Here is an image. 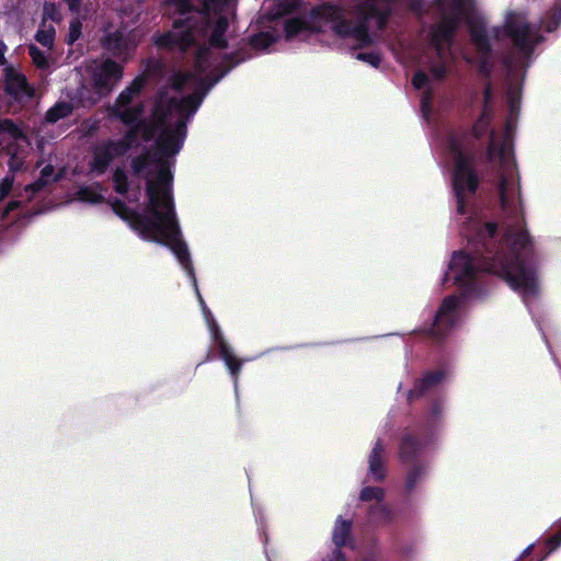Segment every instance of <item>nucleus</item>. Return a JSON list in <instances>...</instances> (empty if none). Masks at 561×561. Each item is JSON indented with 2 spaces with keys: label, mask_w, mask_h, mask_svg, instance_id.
<instances>
[{
  "label": "nucleus",
  "mask_w": 561,
  "mask_h": 561,
  "mask_svg": "<svg viewBox=\"0 0 561 561\" xmlns=\"http://www.w3.org/2000/svg\"><path fill=\"white\" fill-rule=\"evenodd\" d=\"M497 229L496 222H485L468 239L469 252H454L449 270L455 272V284L469 290L478 274L485 272L503 278L524 299L537 296L539 284L528 231L510 228L504 234L507 249H503L495 242Z\"/></svg>",
  "instance_id": "obj_1"
},
{
  "label": "nucleus",
  "mask_w": 561,
  "mask_h": 561,
  "mask_svg": "<svg viewBox=\"0 0 561 561\" xmlns=\"http://www.w3.org/2000/svg\"><path fill=\"white\" fill-rule=\"evenodd\" d=\"M230 0H170L174 7L172 30L154 36V45L160 49L186 53L197 39H208L213 48L225 49V37L229 27L228 18L222 12Z\"/></svg>",
  "instance_id": "obj_2"
},
{
  "label": "nucleus",
  "mask_w": 561,
  "mask_h": 561,
  "mask_svg": "<svg viewBox=\"0 0 561 561\" xmlns=\"http://www.w3.org/2000/svg\"><path fill=\"white\" fill-rule=\"evenodd\" d=\"M332 23V31L342 38H348L355 24L344 15L342 7L333 3H322L311 9L309 19L294 16L284 23L285 39L309 37L312 34L323 33V25Z\"/></svg>",
  "instance_id": "obj_3"
},
{
  "label": "nucleus",
  "mask_w": 561,
  "mask_h": 561,
  "mask_svg": "<svg viewBox=\"0 0 561 561\" xmlns=\"http://www.w3.org/2000/svg\"><path fill=\"white\" fill-rule=\"evenodd\" d=\"M449 150L454 157V171L451 174L453 190L457 202V213L467 214V194L474 195L479 188L480 180L474 168L476 153L465 149L461 141L451 138Z\"/></svg>",
  "instance_id": "obj_4"
},
{
  "label": "nucleus",
  "mask_w": 561,
  "mask_h": 561,
  "mask_svg": "<svg viewBox=\"0 0 561 561\" xmlns=\"http://www.w3.org/2000/svg\"><path fill=\"white\" fill-rule=\"evenodd\" d=\"M153 161L157 162L158 171L156 180L148 179L146 183L148 197L146 211L160 221L172 224L176 213L172 195L173 174L171 164L169 160L162 158Z\"/></svg>",
  "instance_id": "obj_5"
},
{
  "label": "nucleus",
  "mask_w": 561,
  "mask_h": 561,
  "mask_svg": "<svg viewBox=\"0 0 561 561\" xmlns=\"http://www.w3.org/2000/svg\"><path fill=\"white\" fill-rule=\"evenodd\" d=\"M392 0H364L359 12L362 19L352 30L351 37L358 42V47H368L374 44L369 32V20H376L378 31H385L392 14Z\"/></svg>",
  "instance_id": "obj_6"
},
{
  "label": "nucleus",
  "mask_w": 561,
  "mask_h": 561,
  "mask_svg": "<svg viewBox=\"0 0 561 561\" xmlns=\"http://www.w3.org/2000/svg\"><path fill=\"white\" fill-rule=\"evenodd\" d=\"M250 57L251 54L248 51L247 48H240L230 54H226L222 58V70H220L218 75H216L209 82H206V80L201 79L197 91L182 98L180 101H178L174 98H171L170 104L174 105L182 112L195 113L199 105L202 104L203 99L207 91L210 89V87L219 82L232 68H234L242 61H245Z\"/></svg>",
  "instance_id": "obj_7"
},
{
  "label": "nucleus",
  "mask_w": 561,
  "mask_h": 561,
  "mask_svg": "<svg viewBox=\"0 0 561 561\" xmlns=\"http://www.w3.org/2000/svg\"><path fill=\"white\" fill-rule=\"evenodd\" d=\"M153 234L154 237L147 238L146 241H151L169 247L176 256L178 261L180 262L184 271L196 285V277L193 263L191 261V255L187 245L181 238V229L176 215L174 216V222L172 221V224L159 222L158 228Z\"/></svg>",
  "instance_id": "obj_8"
},
{
  "label": "nucleus",
  "mask_w": 561,
  "mask_h": 561,
  "mask_svg": "<svg viewBox=\"0 0 561 561\" xmlns=\"http://www.w3.org/2000/svg\"><path fill=\"white\" fill-rule=\"evenodd\" d=\"M458 305L459 299L456 296H447L436 311L433 322L420 328L419 332L437 341L443 340L455 325Z\"/></svg>",
  "instance_id": "obj_9"
},
{
  "label": "nucleus",
  "mask_w": 561,
  "mask_h": 561,
  "mask_svg": "<svg viewBox=\"0 0 561 561\" xmlns=\"http://www.w3.org/2000/svg\"><path fill=\"white\" fill-rule=\"evenodd\" d=\"M113 211L124 221H126L129 227L136 231L139 237L144 240L150 237H154V232L158 228V224H162L163 221L158 220L154 216H151L146 211V214H140L135 209L129 208L125 202L122 199L115 198L112 203Z\"/></svg>",
  "instance_id": "obj_10"
},
{
  "label": "nucleus",
  "mask_w": 561,
  "mask_h": 561,
  "mask_svg": "<svg viewBox=\"0 0 561 561\" xmlns=\"http://www.w3.org/2000/svg\"><path fill=\"white\" fill-rule=\"evenodd\" d=\"M469 33L478 53V73L489 80L493 73L494 64L492 60L493 49L486 27L483 24H471Z\"/></svg>",
  "instance_id": "obj_11"
},
{
  "label": "nucleus",
  "mask_w": 561,
  "mask_h": 561,
  "mask_svg": "<svg viewBox=\"0 0 561 561\" xmlns=\"http://www.w3.org/2000/svg\"><path fill=\"white\" fill-rule=\"evenodd\" d=\"M504 34L512 39L513 46L517 48L524 57H530L535 50L536 41L531 25L515 16L508 18L504 24Z\"/></svg>",
  "instance_id": "obj_12"
},
{
  "label": "nucleus",
  "mask_w": 561,
  "mask_h": 561,
  "mask_svg": "<svg viewBox=\"0 0 561 561\" xmlns=\"http://www.w3.org/2000/svg\"><path fill=\"white\" fill-rule=\"evenodd\" d=\"M186 137V123L183 119L176 122L174 127H164L156 140V154L158 158L169 159L176 156Z\"/></svg>",
  "instance_id": "obj_13"
},
{
  "label": "nucleus",
  "mask_w": 561,
  "mask_h": 561,
  "mask_svg": "<svg viewBox=\"0 0 561 561\" xmlns=\"http://www.w3.org/2000/svg\"><path fill=\"white\" fill-rule=\"evenodd\" d=\"M123 76L124 67L117 61L107 58L92 73L93 89L99 95L106 96L122 80Z\"/></svg>",
  "instance_id": "obj_14"
},
{
  "label": "nucleus",
  "mask_w": 561,
  "mask_h": 561,
  "mask_svg": "<svg viewBox=\"0 0 561 561\" xmlns=\"http://www.w3.org/2000/svg\"><path fill=\"white\" fill-rule=\"evenodd\" d=\"M427 445L426 437L415 430H405L399 442V459L402 463L421 462L419 457Z\"/></svg>",
  "instance_id": "obj_15"
},
{
  "label": "nucleus",
  "mask_w": 561,
  "mask_h": 561,
  "mask_svg": "<svg viewBox=\"0 0 561 561\" xmlns=\"http://www.w3.org/2000/svg\"><path fill=\"white\" fill-rule=\"evenodd\" d=\"M460 26L456 21L449 19H440L431 30V44L442 56L445 45H450L454 42L456 33Z\"/></svg>",
  "instance_id": "obj_16"
},
{
  "label": "nucleus",
  "mask_w": 561,
  "mask_h": 561,
  "mask_svg": "<svg viewBox=\"0 0 561 561\" xmlns=\"http://www.w3.org/2000/svg\"><path fill=\"white\" fill-rule=\"evenodd\" d=\"M472 4L473 0H435L439 18L454 20L459 26L469 15Z\"/></svg>",
  "instance_id": "obj_17"
},
{
  "label": "nucleus",
  "mask_w": 561,
  "mask_h": 561,
  "mask_svg": "<svg viewBox=\"0 0 561 561\" xmlns=\"http://www.w3.org/2000/svg\"><path fill=\"white\" fill-rule=\"evenodd\" d=\"M112 142H114V140L108 139L104 141L102 145L96 146L93 150L92 161L90 165L91 170L96 175L104 174L115 158L124 156V153H117L118 149L116 150V147L111 145Z\"/></svg>",
  "instance_id": "obj_18"
},
{
  "label": "nucleus",
  "mask_w": 561,
  "mask_h": 561,
  "mask_svg": "<svg viewBox=\"0 0 561 561\" xmlns=\"http://www.w3.org/2000/svg\"><path fill=\"white\" fill-rule=\"evenodd\" d=\"M387 450L383 442L378 438L368 455V473L376 482H382L387 478Z\"/></svg>",
  "instance_id": "obj_19"
},
{
  "label": "nucleus",
  "mask_w": 561,
  "mask_h": 561,
  "mask_svg": "<svg viewBox=\"0 0 561 561\" xmlns=\"http://www.w3.org/2000/svg\"><path fill=\"white\" fill-rule=\"evenodd\" d=\"M101 45L106 51L116 58H126L130 54L131 49L128 38L119 30L106 33L101 38Z\"/></svg>",
  "instance_id": "obj_20"
},
{
  "label": "nucleus",
  "mask_w": 561,
  "mask_h": 561,
  "mask_svg": "<svg viewBox=\"0 0 561 561\" xmlns=\"http://www.w3.org/2000/svg\"><path fill=\"white\" fill-rule=\"evenodd\" d=\"M445 378L443 370L427 371L423 378L415 380L412 389L409 390L407 400L412 403L422 398L427 391L438 386Z\"/></svg>",
  "instance_id": "obj_21"
},
{
  "label": "nucleus",
  "mask_w": 561,
  "mask_h": 561,
  "mask_svg": "<svg viewBox=\"0 0 561 561\" xmlns=\"http://www.w3.org/2000/svg\"><path fill=\"white\" fill-rule=\"evenodd\" d=\"M445 378L443 370L427 371L423 378L415 380L412 389L409 390L407 400L412 403L422 398L427 391L438 386Z\"/></svg>",
  "instance_id": "obj_22"
},
{
  "label": "nucleus",
  "mask_w": 561,
  "mask_h": 561,
  "mask_svg": "<svg viewBox=\"0 0 561 561\" xmlns=\"http://www.w3.org/2000/svg\"><path fill=\"white\" fill-rule=\"evenodd\" d=\"M4 92L15 102H22L23 99H31L34 95V91L28 85L26 77L22 73L8 76L4 84Z\"/></svg>",
  "instance_id": "obj_23"
},
{
  "label": "nucleus",
  "mask_w": 561,
  "mask_h": 561,
  "mask_svg": "<svg viewBox=\"0 0 561 561\" xmlns=\"http://www.w3.org/2000/svg\"><path fill=\"white\" fill-rule=\"evenodd\" d=\"M144 113L145 105L141 102L134 106L111 108V115L119 119L125 126L138 125L139 122L144 118Z\"/></svg>",
  "instance_id": "obj_24"
},
{
  "label": "nucleus",
  "mask_w": 561,
  "mask_h": 561,
  "mask_svg": "<svg viewBox=\"0 0 561 561\" xmlns=\"http://www.w3.org/2000/svg\"><path fill=\"white\" fill-rule=\"evenodd\" d=\"M513 185V170L511 168H506V171L501 174L497 191L500 197V206L504 211L512 210V203L510 196V190Z\"/></svg>",
  "instance_id": "obj_25"
},
{
  "label": "nucleus",
  "mask_w": 561,
  "mask_h": 561,
  "mask_svg": "<svg viewBox=\"0 0 561 561\" xmlns=\"http://www.w3.org/2000/svg\"><path fill=\"white\" fill-rule=\"evenodd\" d=\"M332 540L335 547L339 548H343L352 542V522L340 516L334 525Z\"/></svg>",
  "instance_id": "obj_26"
},
{
  "label": "nucleus",
  "mask_w": 561,
  "mask_h": 561,
  "mask_svg": "<svg viewBox=\"0 0 561 561\" xmlns=\"http://www.w3.org/2000/svg\"><path fill=\"white\" fill-rule=\"evenodd\" d=\"M490 141L486 146L485 158L486 161L492 163L496 158L504 164L506 162L507 153H508V145L506 139H504L500 145H496L494 140V131L491 130Z\"/></svg>",
  "instance_id": "obj_27"
},
{
  "label": "nucleus",
  "mask_w": 561,
  "mask_h": 561,
  "mask_svg": "<svg viewBox=\"0 0 561 561\" xmlns=\"http://www.w3.org/2000/svg\"><path fill=\"white\" fill-rule=\"evenodd\" d=\"M139 136L140 130L138 125L128 126L123 138L114 140L111 145L116 147V150L118 149L117 153H124L125 156L131 147L137 144Z\"/></svg>",
  "instance_id": "obj_28"
},
{
  "label": "nucleus",
  "mask_w": 561,
  "mask_h": 561,
  "mask_svg": "<svg viewBox=\"0 0 561 561\" xmlns=\"http://www.w3.org/2000/svg\"><path fill=\"white\" fill-rule=\"evenodd\" d=\"M219 355L221 359L225 362L230 375L234 379V382H237L239 375L241 373L243 362L233 354L229 345L226 347H221V350H219Z\"/></svg>",
  "instance_id": "obj_29"
},
{
  "label": "nucleus",
  "mask_w": 561,
  "mask_h": 561,
  "mask_svg": "<svg viewBox=\"0 0 561 561\" xmlns=\"http://www.w3.org/2000/svg\"><path fill=\"white\" fill-rule=\"evenodd\" d=\"M199 300H201V304L203 305V310H204V313H205V317H206V320H207V323L209 327L211 339H213L216 347L219 351V350H221V347H226L229 344L225 340V336H224L219 325L217 324L215 318L213 317L211 312L205 307V304L201 296H199Z\"/></svg>",
  "instance_id": "obj_30"
},
{
  "label": "nucleus",
  "mask_w": 561,
  "mask_h": 561,
  "mask_svg": "<svg viewBox=\"0 0 561 561\" xmlns=\"http://www.w3.org/2000/svg\"><path fill=\"white\" fill-rule=\"evenodd\" d=\"M73 112V106L69 102H57L51 106L45 114V122L48 124H55L59 119L70 116Z\"/></svg>",
  "instance_id": "obj_31"
},
{
  "label": "nucleus",
  "mask_w": 561,
  "mask_h": 561,
  "mask_svg": "<svg viewBox=\"0 0 561 561\" xmlns=\"http://www.w3.org/2000/svg\"><path fill=\"white\" fill-rule=\"evenodd\" d=\"M411 465L412 467L407 473L404 484L407 493H411L426 474V466L424 462H415Z\"/></svg>",
  "instance_id": "obj_32"
},
{
  "label": "nucleus",
  "mask_w": 561,
  "mask_h": 561,
  "mask_svg": "<svg viewBox=\"0 0 561 561\" xmlns=\"http://www.w3.org/2000/svg\"><path fill=\"white\" fill-rule=\"evenodd\" d=\"M154 159H158V156L156 153L151 154L148 150L133 158L130 162L133 174L140 176L148 167L157 164L153 161Z\"/></svg>",
  "instance_id": "obj_33"
},
{
  "label": "nucleus",
  "mask_w": 561,
  "mask_h": 561,
  "mask_svg": "<svg viewBox=\"0 0 561 561\" xmlns=\"http://www.w3.org/2000/svg\"><path fill=\"white\" fill-rule=\"evenodd\" d=\"M493 116L492 110L482 108L479 117L474 122L471 134L476 139H481L489 129Z\"/></svg>",
  "instance_id": "obj_34"
},
{
  "label": "nucleus",
  "mask_w": 561,
  "mask_h": 561,
  "mask_svg": "<svg viewBox=\"0 0 561 561\" xmlns=\"http://www.w3.org/2000/svg\"><path fill=\"white\" fill-rule=\"evenodd\" d=\"M7 134L13 140H27L24 130L11 118H0V135Z\"/></svg>",
  "instance_id": "obj_35"
},
{
  "label": "nucleus",
  "mask_w": 561,
  "mask_h": 561,
  "mask_svg": "<svg viewBox=\"0 0 561 561\" xmlns=\"http://www.w3.org/2000/svg\"><path fill=\"white\" fill-rule=\"evenodd\" d=\"M140 130V137L144 141L149 142L153 140L157 133L162 130V128L153 122L151 118H142L138 124Z\"/></svg>",
  "instance_id": "obj_36"
},
{
  "label": "nucleus",
  "mask_w": 561,
  "mask_h": 561,
  "mask_svg": "<svg viewBox=\"0 0 561 561\" xmlns=\"http://www.w3.org/2000/svg\"><path fill=\"white\" fill-rule=\"evenodd\" d=\"M276 42L275 36L270 32H260L249 38V45L253 49H265Z\"/></svg>",
  "instance_id": "obj_37"
},
{
  "label": "nucleus",
  "mask_w": 561,
  "mask_h": 561,
  "mask_svg": "<svg viewBox=\"0 0 561 561\" xmlns=\"http://www.w3.org/2000/svg\"><path fill=\"white\" fill-rule=\"evenodd\" d=\"M369 515L374 520L391 523L393 520V512L387 504H376L369 507Z\"/></svg>",
  "instance_id": "obj_38"
},
{
  "label": "nucleus",
  "mask_w": 561,
  "mask_h": 561,
  "mask_svg": "<svg viewBox=\"0 0 561 561\" xmlns=\"http://www.w3.org/2000/svg\"><path fill=\"white\" fill-rule=\"evenodd\" d=\"M114 191L119 195H126L129 192V181L123 168L117 167L113 172Z\"/></svg>",
  "instance_id": "obj_39"
},
{
  "label": "nucleus",
  "mask_w": 561,
  "mask_h": 561,
  "mask_svg": "<svg viewBox=\"0 0 561 561\" xmlns=\"http://www.w3.org/2000/svg\"><path fill=\"white\" fill-rule=\"evenodd\" d=\"M172 106L173 105H171L170 103L168 105H164L161 102L156 103V105L153 106L151 119L156 122L162 129L164 127H169L167 125V121L171 115Z\"/></svg>",
  "instance_id": "obj_40"
},
{
  "label": "nucleus",
  "mask_w": 561,
  "mask_h": 561,
  "mask_svg": "<svg viewBox=\"0 0 561 561\" xmlns=\"http://www.w3.org/2000/svg\"><path fill=\"white\" fill-rule=\"evenodd\" d=\"M385 490L380 486H364L359 493V500L362 502L377 501V504L381 503L385 499Z\"/></svg>",
  "instance_id": "obj_41"
},
{
  "label": "nucleus",
  "mask_w": 561,
  "mask_h": 561,
  "mask_svg": "<svg viewBox=\"0 0 561 561\" xmlns=\"http://www.w3.org/2000/svg\"><path fill=\"white\" fill-rule=\"evenodd\" d=\"M194 78L195 75L193 72H175L171 77V87L174 91L182 92Z\"/></svg>",
  "instance_id": "obj_42"
},
{
  "label": "nucleus",
  "mask_w": 561,
  "mask_h": 561,
  "mask_svg": "<svg viewBox=\"0 0 561 561\" xmlns=\"http://www.w3.org/2000/svg\"><path fill=\"white\" fill-rule=\"evenodd\" d=\"M82 34V22L79 18H75L70 21L69 32L66 37V43L68 45H73Z\"/></svg>",
  "instance_id": "obj_43"
},
{
  "label": "nucleus",
  "mask_w": 561,
  "mask_h": 561,
  "mask_svg": "<svg viewBox=\"0 0 561 561\" xmlns=\"http://www.w3.org/2000/svg\"><path fill=\"white\" fill-rule=\"evenodd\" d=\"M35 39L44 47L51 48L55 39V30L49 27L48 30H38L35 34Z\"/></svg>",
  "instance_id": "obj_44"
},
{
  "label": "nucleus",
  "mask_w": 561,
  "mask_h": 561,
  "mask_svg": "<svg viewBox=\"0 0 561 561\" xmlns=\"http://www.w3.org/2000/svg\"><path fill=\"white\" fill-rule=\"evenodd\" d=\"M78 195L81 201L89 202L91 204H100L104 202V196L91 187L80 188Z\"/></svg>",
  "instance_id": "obj_45"
},
{
  "label": "nucleus",
  "mask_w": 561,
  "mask_h": 561,
  "mask_svg": "<svg viewBox=\"0 0 561 561\" xmlns=\"http://www.w3.org/2000/svg\"><path fill=\"white\" fill-rule=\"evenodd\" d=\"M357 60L364 61L370 65L374 68H378L381 62V57L378 53L369 51V53H357L355 55Z\"/></svg>",
  "instance_id": "obj_46"
},
{
  "label": "nucleus",
  "mask_w": 561,
  "mask_h": 561,
  "mask_svg": "<svg viewBox=\"0 0 561 561\" xmlns=\"http://www.w3.org/2000/svg\"><path fill=\"white\" fill-rule=\"evenodd\" d=\"M28 54L32 57L33 62L38 68L47 67V60H46L45 54L38 47H36L35 45H31L28 47Z\"/></svg>",
  "instance_id": "obj_47"
},
{
  "label": "nucleus",
  "mask_w": 561,
  "mask_h": 561,
  "mask_svg": "<svg viewBox=\"0 0 561 561\" xmlns=\"http://www.w3.org/2000/svg\"><path fill=\"white\" fill-rule=\"evenodd\" d=\"M134 98H135V95L127 88H125L116 98L115 104L113 107L122 108V107L129 106L131 104Z\"/></svg>",
  "instance_id": "obj_48"
},
{
  "label": "nucleus",
  "mask_w": 561,
  "mask_h": 561,
  "mask_svg": "<svg viewBox=\"0 0 561 561\" xmlns=\"http://www.w3.org/2000/svg\"><path fill=\"white\" fill-rule=\"evenodd\" d=\"M44 20L49 19L51 21H58L60 18L59 10L54 2H45L43 7Z\"/></svg>",
  "instance_id": "obj_49"
},
{
  "label": "nucleus",
  "mask_w": 561,
  "mask_h": 561,
  "mask_svg": "<svg viewBox=\"0 0 561 561\" xmlns=\"http://www.w3.org/2000/svg\"><path fill=\"white\" fill-rule=\"evenodd\" d=\"M14 183V176L13 175H5L0 181V201H3L9 196V194L12 191Z\"/></svg>",
  "instance_id": "obj_50"
},
{
  "label": "nucleus",
  "mask_w": 561,
  "mask_h": 561,
  "mask_svg": "<svg viewBox=\"0 0 561 561\" xmlns=\"http://www.w3.org/2000/svg\"><path fill=\"white\" fill-rule=\"evenodd\" d=\"M428 76L422 70L416 71L412 77V85L416 90L424 89L428 84Z\"/></svg>",
  "instance_id": "obj_51"
},
{
  "label": "nucleus",
  "mask_w": 561,
  "mask_h": 561,
  "mask_svg": "<svg viewBox=\"0 0 561 561\" xmlns=\"http://www.w3.org/2000/svg\"><path fill=\"white\" fill-rule=\"evenodd\" d=\"M430 70L436 80H444L447 76V66L445 62L432 64Z\"/></svg>",
  "instance_id": "obj_52"
},
{
  "label": "nucleus",
  "mask_w": 561,
  "mask_h": 561,
  "mask_svg": "<svg viewBox=\"0 0 561 561\" xmlns=\"http://www.w3.org/2000/svg\"><path fill=\"white\" fill-rule=\"evenodd\" d=\"M209 48H210L209 44L208 45L203 44V45L198 46L197 51H196V65L198 68H202L203 64L207 61L209 54H210Z\"/></svg>",
  "instance_id": "obj_53"
},
{
  "label": "nucleus",
  "mask_w": 561,
  "mask_h": 561,
  "mask_svg": "<svg viewBox=\"0 0 561 561\" xmlns=\"http://www.w3.org/2000/svg\"><path fill=\"white\" fill-rule=\"evenodd\" d=\"M146 79L144 76H137L128 87H126L135 96L139 95L145 87Z\"/></svg>",
  "instance_id": "obj_54"
},
{
  "label": "nucleus",
  "mask_w": 561,
  "mask_h": 561,
  "mask_svg": "<svg viewBox=\"0 0 561 561\" xmlns=\"http://www.w3.org/2000/svg\"><path fill=\"white\" fill-rule=\"evenodd\" d=\"M493 88L491 81H488L483 89V106L482 108L492 110Z\"/></svg>",
  "instance_id": "obj_55"
},
{
  "label": "nucleus",
  "mask_w": 561,
  "mask_h": 561,
  "mask_svg": "<svg viewBox=\"0 0 561 561\" xmlns=\"http://www.w3.org/2000/svg\"><path fill=\"white\" fill-rule=\"evenodd\" d=\"M443 413V405L438 400H434L430 409V417L433 423L437 422Z\"/></svg>",
  "instance_id": "obj_56"
},
{
  "label": "nucleus",
  "mask_w": 561,
  "mask_h": 561,
  "mask_svg": "<svg viewBox=\"0 0 561 561\" xmlns=\"http://www.w3.org/2000/svg\"><path fill=\"white\" fill-rule=\"evenodd\" d=\"M11 172L15 173L22 170L23 162L18 158L16 152L10 153V160L8 162Z\"/></svg>",
  "instance_id": "obj_57"
},
{
  "label": "nucleus",
  "mask_w": 561,
  "mask_h": 561,
  "mask_svg": "<svg viewBox=\"0 0 561 561\" xmlns=\"http://www.w3.org/2000/svg\"><path fill=\"white\" fill-rule=\"evenodd\" d=\"M47 182L44 179H38L35 182L26 185L25 191L30 192L32 195L41 192L45 186Z\"/></svg>",
  "instance_id": "obj_58"
},
{
  "label": "nucleus",
  "mask_w": 561,
  "mask_h": 561,
  "mask_svg": "<svg viewBox=\"0 0 561 561\" xmlns=\"http://www.w3.org/2000/svg\"><path fill=\"white\" fill-rule=\"evenodd\" d=\"M331 561H346L345 554L342 551V548L335 547V549L332 551V558Z\"/></svg>",
  "instance_id": "obj_59"
},
{
  "label": "nucleus",
  "mask_w": 561,
  "mask_h": 561,
  "mask_svg": "<svg viewBox=\"0 0 561 561\" xmlns=\"http://www.w3.org/2000/svg\"><path fill=\"white\" fill-rule=\"evenodd\" d=\"M53 173H54V167L51 164H47L41 170V179L45 180L46 178H49L50 175H53Z\"/></svg>",
  "instance_id": "obj_60"
},
{
  "label": "nucleus",
  "mask_w": 561,
  "mask_h": 561,
  "mask_svg": "<svg viewBox=\"0 0 561 561\" xmlns=\"http://www.w3.org/2000/svg\"><path fill=\"white\" fill-rule=\"evenodd\" d=\"M71 12H78L80 9L81 0H65Z\"/></svg>",
  "instance_id": "obj_61"
},
{
  "label": "nucleus",
  "mask_w": 561,
  "mask_h": 561,
  "mask_svg": "<svg viewBox=\"0 0 561 561\" xmlns=\"http://www.w3.org/2000/svg\"><path fill=\"white\" fill-rule=\"evenodd\" d=\"M531 551H533V546H528V547L523 551V553H522V556L519 557V559H518V560H516V561H524L528 556H530ZM545 557H546V554H545V556H542L538 561H542V560L545 559Z\"/></svg>",
  "instance_id": "obj_62"
},
{
  "label": "nucleus",
  "mask_w": 561,
  "mask_h": 561,
  "mask_svg": "<svg viewBox=\"0 0 561 561\" xmlns=\"http://www.w3.org/2000/svg\"><path fill=\"white\" fill-rule=\"evenodd\" d=\"M7 51V46L3 42H0V66H3L7 62L4 54Z\"/></svg>",
  "instance_id": "obj_63"
},
{
  "label": "nucleus",
  "mask_w": 561,
  "mask_h": 561,
  "mask_svg": "<svg viewBox=\"0 0 561 561\" xmlns=\"http://www.w3.org/2000/svg\"><path fill=\"white\" fill-rule=\"evenodd\" d=\"M552 19L556 22L561 21V4L553 9V11H552Z\"/></svg>",
  "instance_id": "obj_64"
}]
</instances>
